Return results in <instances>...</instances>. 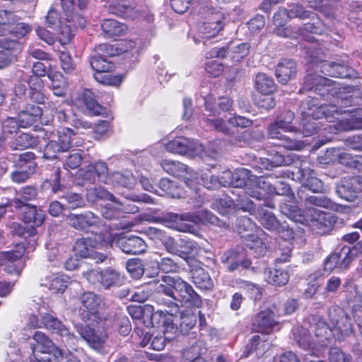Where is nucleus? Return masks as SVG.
I'll use <instances>...</instances> for the list:
<instances>
[{
	"mask_svg": "<svg viewBox=\"0 0 362 362\" xmlns=\"http://www.w3.org/2000/svg\"><path fill=\"white\" fill-rule=\"evenodd\" d=\"M313 103L308 112H302V134L309 136L317 130V119L325 118L329 122L337 121V129L350 131L362 129V117L357 111L354 115L350 110L339 109L336 105H320Z\"/></svg>",
	"mask_w": 362,
	"mask_h": 362,
	"instance_id": "f257e3e1",
	"label": "nucleus"
},
{
	"mask_svg": "<svg viewBox=\"0 0 362 362\" xmlns=\"http://www.w3.org/2000/svg\"><path fill=\"white\" fill-rule=\"evenodd\" d=\"M332 202L325 196L312 195L305 199V210L303 212L296 206L286 203L280 205V210L288 218L297 223L310 221V227L319 234L329 230L334 223V216L330 214L324 213L313 206L326 209L332 208Z\"/></svg>",
	"mask_w": 362,
	"mask_h": 362,
	"instance_id": "f03ea898",
	"label": "nucleus"
},
{
	"mask_svg": "<svg viewBox=\"0 0 362 362\" xmlns=\"http://www.w3.org/2000/svg\"><path fill=\"white\" fill-rule=\"evenodd\" d=\"M35 344L32 346L33 356L31 362H81L79 356L83 354L81 348L70 349L63 351L57 347L52 341L43 332H35L33 336Z\"/></svg>",
	"mask_w": 362,
	"mask_h": 362,
	"instance_id": "7ed1b4c3",
	"label": "nucleus"
},
{
	"mask_svg": "<svg viewBox=\"0 0 362 362\" xmlns=\"http://www.w3.org/2000/svg\"><path fill=\"white\" fill-rule=\"evenodd\" d=\"M88 2V1L83 7H80L78 0H74V9L69 11L64 8L63 2L62 1V6L66 16V21L69 23L64 25L62 21L59 18V14L57 11L53 8L49 11L46 17L47 23L50 28L57 30L58 38L62 45H66L70 41L74 35L78 25L82 28L84 26L85 21L78 15L77 10H82L86 8Z\"/></svg>",
	"mask_w": 362,
	"mask_h": 362,
	"instance_id": "20e7f679",
	"label": "nucleus"
},
{
	"mask_svg": "<svg viewBox=\"0 0 362 362\" xmlns=\"http://www.w3.org/2000/svg\"><path fill=\"white\" fill-rule=\"evenodd\" d=\"M201 221L216 224L223 228H228L230 225L228 221L218 219L208 211H200L197 214L191 213L182 214L169 213L163 218V222L167 227L178 231L190 233H194L196 231L193 223H197Z\"/></svg>",
	"mask_w": 362,
	"mask_h": 362,
	"instance_id": "39448f33",
	"label": "nucleus"
},
{
	"mask_svg": "<svg viewBox=\"0 0 362 362\" xmlns=\"http://www.w3.org/2000/svg\"><path fill=\"white\" fill-rule=\"evenodd\" d=\"M204 106L206 112L202 114L201 120L206 124V127L217 132L228 134L229 128L226 122L216 117L221 115V111L225 112L230 109L231 100L227 97H222L216 103L214 97L207 95L204 98Z\"/></svg>",
	"mask_w": 362,
	"mask_h": 362,
	"instance_id": "423d86ee",
	"label": "nucleus"
},
{
	"mask_svg": "<svg viewBox=\"0 0 362 362\" xmlns=\"http://www.w3.org/2000/svg\"><path fill=\"white\" fill-rule=\"evenodd\" d=\"M80 301L79 315L85 322L89 325L97 322L107 327L112 323L111 318H107L99 312L103 303L100 296L93 292H86L81 296Z\"/></svg>",
	"mask_w": 362,
	"mask_h": 362,
	"instance_id": "0eeeda50",
	"label": "nucleus"
},
{
	"mask_svg": "<svg viewBox=\"0 0 362 362\" xmlns=\"http://www.w3.org/2000/svg\"><path fill=\"white\" fill-rule=\"evenodd\" d=\"M110 325L111 324L107 327L97 322L94 325H89L87 323L86 326L77 325L76 329L92 349L103 354L107 351V330L110 329Z\"/></svg>",
	"mask_w": 362,
	"mask_h": 362,
	"instance_id": "6e6552de",
	"label": "nucleus"
},
{
	"mask_svg": "<svg viewBox=\"0 0 362 362\" xmlns=\"http://www.w3.org/2000/svg\"><path fill=\"white\" fill-rule=\"evenodd\" d=\"M294 118V114L291 111H286L276 122L272 124L268 128V136L271 139H276L278 146H281L287 149H294L297 144L286 136L281 134L280 130L287 132H293L294 128L291 122Z\"/></svg>",
	"mask_w": 362,
	"mask_h": 362,
	"instance_id": "1a4fd4ad",
	"label": "nucleus"
},
{
	"mask_svg": "<svg viewBox=\"0 0 362 362\" xmlns=\"http://www.w3.org/2000/svg\"><path fill=\"white\" fill-rule=\"evenodd\" d=\"M83 276L90 284L105 289L119 286L123 281V277L120 273L110 267L103 271L93 269L84 273Z\"/></svg>",
	"mask_w": 362,
	"mask_h": 362,
	"instance_id": "9d476101",
	"label": "nucleus"
},
{
	"mask_svg": "<svg viewBox=\"0 0 362 362\" xmlns=\"http://www.w3.org/2000/svg\"><path fill=\"white\" fill-rule=\"evenodd\" d=\"M236 228L238 233L245 240L247 247L254 250L257 255L265 252L266 246L262 240L253 233L256 224L248 217L242 216L237 219Z\"/></svg>",
	"mask_w": 362,
	"mask_h": 362,
	"instance_id": "9b49d317",
	"label": "nucleus"
},
{
	"mask_svg": "<svg viewBox=\"0 0 362 362\" xmlns=\"http://www.w3.org/2000/svg\"><path fill=\"white\" fill-rule=\"evenodd\" d=\"M19 21L20 18L13 12L0 11V36L11 34L21 38L27 35L31 27Z\"/></svg>",
	"mask_w": 362,
	"mask_h": 362,
	"instance_id": "f8f14e48",
	"label": "nucleus"
},
{
	"mask_svg": "<svg viewBox=\"0 0 362 362\" xmlns=\"http://www.w3.org/2000/svg\"><path fill=\"white\" fill-rule=\"evenodd\" d=\"M165 146L168 151L173 153L187 155L192 157H203L204 155L214 156L206 152L202 144H199L196 141L189 140L185 137H177L166 143Z\"/></svg>",
	"mask_w": 362,
	"mask_h": 362,
	"instance_id": "ddd939ff",
	"label": "nucleus"
},
{
	"mask_svg": "<svg viewBox=\"0 0 362 362\" xmlns=\"http://www.w3.org/2000/svg\"><path fill=\"white\" fill-rule=\"evenodd\" d=\"M303 337L298 339V344L304 349H313L315 348L317 343L322 345L325 344V341L333 334L332 325H328L327 322L323 320H319L316 322L315 326L312 327V332L315 334V337L317 339L315 341L310 336V333H308V330L302 328L300 330Z\"/></svg>",
	"mask_w": 362,
	"mask_h": 362,
	"instance_id": "4468645a",
	"label": "nucleus"
},
{
	"mask_svg": "<svg viewBox=\"0 0 362 362\" xmlns=\"http://www.w3.org/2000/svg\"><path fill=\"white\" fill-rule=\"evenodd\" d=\"M168 284H174L175 303L192 305L199 307L202 304L200 296L192 286L180 277L168 278Z\"/></svg>",
	"mask_w": 362,
	"mask_h": 362,
	"instance_id": "2eb2a0df",
	"label": "nucleus"
},
{
	"mask_svg": "<svg viewBox=\"0 0 362 362\" xmlns=\"http://www.w3.org/2000/svg\"><path fill=\"white\" fill-rule=\"evenodd\" d=\"M102 245L98 243L95 239L80 238L78 239L74 245L73 250L76 256L82 258H90L95 263H101L107 258V254L100 252Z\"/></svg>",
	"mask_w": 362,
	"mask_h": 362,
	"instance_id": "dca6fc26",
	"label": "nucleus"
},
{
	"mask_svg": "<svg viewBox=\"0 0 362 362\" xmlns=\"http://www.w3.org/2000/svg\"><path fill=\"white\" fill-rule=\"evenodd\" d=\"M117 14L128 20H146L148 23L153 21L151 11L138 6L134 1L128 0L119 3L116 7Z\"/></svg>",
	"mask_w": 362,
	"mask_h": 362,
	"instance_id": "f3484780",
	"label": "nucleus"
},
{
	"mask_svg": "<svg viewBox=\"0 0 362 362\" xmlns=\"http://www.w3.org/2000/svg\"><path fill=\"white\" fill-rule=\"evenodd\" d=\"M329 318L333 334L341 337L349 336L352 333L353 325L345 312L340 308H334L329 310Z\"/></svg>",
	"mask_w": 362,
	"mask_h": 362,
	"instance_id": "a211bd4d",
	"label": "nucleus"
},
{
	"mask_svg": "<svg viewBox=\"0 0 362 362\" xmlns=\"http://www.w3.org/2000/svg\"><path fill=\"white\" fill-rule=\"evenodd\" d=\"M168 278H173L170 276H163L162 280H153L149 283L153 286L156 292V298L160 304L168 305L173 308L174 305L177 307L174 298V284H168Z\"/></svg>",
	"mask_w": 362,
	"mask_h": 362,
	"instance_id": "6ab92c4d",
	"label": "nucleus"
},
{
	"mask_svg": "<svg viewBox=\"0 0 362 362\" xmlns=\"http://www.w3.org/2000/svg\"><path fill=\"white\" fill-rule=\"evenodd\" d=\"M274 177H256L254 176L252 186L247 187V194L257 199L262 200L268 196L273 195Z\"/></svg>",
	"mask_w": 362,
	"mask_h": 362,
	"instance_id": "aec40b11",
	"label": "nucleus"
},
{
	"mask_svg": "<svg viewBox=\"0 0 362 362\" xmlns=\"http://www.w3.org/2000/svg\"><path fill=\"white\" fill-rule=\"evenodd\" d=\"M112 244L128 255H139L144 253L147 248L145 241L137 236L114 238Z\"/></svg>",
	"mask_w": 362,
	"mask_h": 362,
	"instance_id": "412c9836",
	"label": "nucleus"
},
{
	"mask_svg": "<svg viewBox=\"0 0 362 362\" xmlns=\"http://www.w3.org/2000/svg\"><path fill=\"white\" fill-rule=\"evenodd\" d=\"M42 317V323L47 329L52 331L62 337H66L67 344L69 345H74L76 337L69 331L57 318L49 313H42L40 312Z\"/></svg>",
	"mask_w": 362,
	"mask_h": 362,
	"instance_id": "4be33fe9",
	"label": "nucleus"
},
{
	"mask_svg": "<svg viewBox=\"0 0 362 362\" xmlns=\"http://www.w3.org/2000/svg\"><path fill=\"white\" fill-rule=\"evenodd\" d=\"M160 166L167 173L175 177H182L186 184L192 187L193 176L187 166L179 161L165 159L160 161Z\"/></svg>",
	"mask_w": 362,
	"mask_h": 362,
	"instance_id": "5701e85b",
	"label": "nucleus"
},
{
	"mask_svg": "<svg viewBox=\"0 0 362 362\" xmlns=\"http://www.w3.org/2000/svg\"><path fill=\"white\" fill-rule=\"evenodd\" d=\"M332 0H307L310 6L315 9H319L324 15L325 23L329 29L334 28L337 23L341 20V16L337 9L330 7L329 3Z\"/></svg>",
	"mask_w": 362,
	"mask_h": 362,
	"instance_id": "b1692460",
	"label": "nucleus"
},
{
	"mask_svg": "<svg viewBox=\"0 0 362 362\" xmlns=\"http://www.w3.org/2000/svg\"><path fill=\"white\" fill-rule=\"evenodd\" d=\"M276 324L275 314L271 310L266 309L256 315L252 324V329L257 332L268 334Z\"/></svg>",
	"mask_w": 362,
	"mask_h": 362,
	"instance_id": "393cba45",
	"label": "nucleus"
},
{
	"mask_svg": "<svg viewBox=\"0 0 362 362\" xmlns=\"http://www.w3.org/2000/svg\"><path fill=\"white\" fill-rule=\"evenodd\" d=\"M349 253L350 247H344L339 252L332 254L325 262V270L332 272L334 269H346L351 261Z\"/></svg>",
	"mask_w": 362,
	"mask_h": 362,
	"instance_id": "a878e982",
	"label": "nucleus"
},
{
	"mask_svg": "<svg viewBox=\"0 0 362 362\" xmlns=\"http://www.w3.org/2000/svg\"><path fill=\"white\" fill-rule=\"evenodd\" d=\"M83 176L84 180L90 183L94 182L97 177L98 181L107 185L110 179L106 163L100 161L89 165Z\"/></svg>",
	"mask_w": 362,
	"mask_h": 362,
	"instance_id": "bb28decb",
	"label": "nucleus"
},
{
	"mask_svg": "<svg viewBox=\"0 0 362 362\" xmlns=\"http://www.w3.org/2000/svg\"><path fill=\"white\" fill-rule=\"evenodd\" d=\"M57 141L62 147V151H67L71 148L80 147L83 144V139L70 128H61L57 131Z\"/></svg>",
	"mask_w": 362,
	"mask_h": 362,
	"instance_id": "cd10ccee",
	"label": "nucleus"
},
{
	"mask_svg": "<svg viewBox=\"0 0 362 362\" xmlns=\"http://www.w3.org/2000/svg\"><path fill=\"white\" fill-rule=\"evenodd\" d=\"M25 247L22 245H18L16 250L2 252L0 256L1 264L6 265L5 269L8 272L19 275L21 270L17 262L23 257Z\"/></svg>",
	"mask_w": 362,
	"mask_h": 362,
	"instance_id": "c85d7f7f",
	"label": "nucleus"
},
{
	"mask_svg": "<svg viewBox=\"0 0 362 362\" xmlns=\"http://www.w3.org/2000/svg\"><path fill=\"white\" fill-rule=\"evenodd\" d=\"M100 218L90 211L83 214H71L66 218L68 224L77 230H85L90 226H96Z\"/></svg>",
	"mask_w": 362,
	"mask_h": 362,
	"instance_id": "c756f323",
	"label": "nucleus"
},
{
	"mask_svg": "<svg viewBox=\"0 0 362 362\" xmlns=\"http://www.w3.org/2000/svg\"><path fill=\"white\" fill-rule=\"evenodd\" d=\"M136 49V42L129 40H121L115 45L101 44L96 47V50L103 54L114 56L133 51Z\"/></svg>",
	"mask_w": 362,
	"mask_h": 362,
	"instance_id": "7c9ffc66",
	"label": "nucleus"
},
{
	"mask_svg": "<svg viewBox=\"0 0 362 362\" xmlns=\"http://www.w3.org/2000/svg\"><path fill=\"white\" fill-rule=\"evenodd\" d=\"M362 190V177H352L350 182L337 186L336 193L346 201L351 202Z\"/></svg>",
	"mask_w": 362,
	"mask_h": 362,
	"instance_id": "2f4dec72",
	"label": "nucleus"
},
{
	"mask_svg": "<svg viewBox=\"0 0 362 362\" xmlns=\"http://www.w3.org/2000/svg\"><path fill=\"white\" fill-rule=\"evenodd\" d=\"M221 262L228 272H233L239 267L247 269L251 264L250 261L243 255L233 250L224 252L221 257Z\"/></svg>",
	"mask_w": 362,
	"mask_h": 362,
	"instance_id": "473e14b6",
	"label": "nucleus"
},
{
	"mask_svg": "<svg viewBox=\"0 0 362 362\" xmlns=\"http://www.w3.org/2000/svg\"><path fill=\"white\" fill-rule=\"evenodd\" d=\"M41 108L35 105L28 104L18 115L21 127L27 128L36 122L41 117Z\"/></svg>",
	"mask_w": 362,
	"mask_h": 362,
	"instance_id": "72a5a7b5",
	"label": "nucleus"
},
{
	"mask_svg": "<svg viewBox=\"0 0 362 362\" xmlns=\"http://www.w3.org/2000/svg\"><path fill=\"white\" fill-rule=\"evenodd\" d=\"M296 73V63L290 59H283L276 69V76L279 83L286 84Z\"/></svg>",
	"mask_w": 362,
	"mask_h": 362,
	"instance_id": "f704fd0d",
	"label": "nucleus"
},
{
	"mask_svg": "<svg viewBox=\"0 0 362 362\" xmlns=\"http://www.w3.org/2000/svg\"><path fill=\"white\" fill-rule=\"evenodd\" d=\"M288 19V9L281 8L275 13L273 21L277 28L274 30V33L279 36L297 37V33L293 34L290 28L284 27Z\"/></svg>",
	"mask_w": 362,
	"mask_h": 362,
	"instance_id": "c9c22d12",
	"label": "nucleus"
},
{
	"mask_svg": "<svg viewBox=\"0 0 362 362\" xmlns=\"http://www.w3.org/2000/svg\"><path fill=\"white\" fill-rule=\"evenodd\" d=\"M322 69L323 72L332 77L349 78L354 76V70L344 64L325 63Z\"/></svg>",
	"mask_w": 362,
	"mask_h": 362,
	"instance_id": "e433bc0d",
	"label": "nucleus"
},
{
	"mask_svg": "<svg viewBox=\"0 0 362 362\" xmlns=\"http://www.w3.org/2000/svg\"><path fill=\"white\" fill-rule=\"evenodd\" d=\"M43 284L48 287L52 293H63L70 283V279L66 275L52 274L45 279Z\"/></svg>",
	"mask_w": 362,
	"mask_h": 362,
	"instance_id": "4c0bfd02",
	"label": "nucleus"
},
{
	"mask_svg": "<svg viewBox=\"0 0 362 362\" xmlns=\"http://www.w3.org/2000/svg\"><path fill=\"white\" fill-rule=\"evenodd\" d=\"M104 35L107 37H114L124 35L127 28L120 22L114 19H106L101 24Z\"/></svg>",
	"mask_w": 362,
	"mask_h": 362,
	"instance_id": "58836bf2",
	"label": "nucleus"
},
{
	"mask_svg": "<svg viewBox=\"0 0 362 362\" xmlns=\"http://www.w3.org/2000/svg\"><path fill=\"white\" fill-rule=\"evenodd\" d=\"M24 207L23 221L27 223H32L35 226H41L45 218V212L33 205H25Z\"/></svg>",
	"mask_w": 362,
	"mask_h": 362,
	"instance_id": "ea45409f",
	"label": "nucleus"
},
{
	"mask_svg": "<svg viewBox=\"0 0 362 362\" xmlns=\"http://www.w3.org/2000/svg\"><path fill=\"white\" fill-rule=\"evenodd\" d=\"M136 183V179L132 173L125 171L124 173L114 172L110 174V182L115 187H124L132 188Z\"/></svg>",
	"mask_w": 362,
	"mask_h": 362,
	"instance_id": "a19ab883",
	"label": "nucleus"
},
{
	"mask_svg": "<svg viewBox=\"0 0 362 362\" xmlns=\"http://www.w3.org/2000/svg\"><path fill=\"white\" fill-rule=\"evenodd\" d=\"M257 218L261 225L269 231L275 232L280 225L274 214L264 207L257 210Z\"/></svg>",
	"mask_w": 362,
	"mask_h": 362,
	"instance_id": "79ce46f5",
	"label": "nucleus"
},
{
	"mask_svg": "<svg viewBox=\"0 0 362 362\" xmlns=\"http://www.w3.org/2000/svg\"><path fill=\"white\" fill-rule=\"evenodd\" d=\"M267 281L276 286H284L289 280L288 272L281 269H267L264 271Z\"/></svg>",
	"mask_w": 362,
	"mask_h": 362,
	"instance_id": "37998d69",
	"label": "nucleus"
},
{
	"mask_svg": "<svg viewBox=\"0 0 362 362\" xmlns=\"http://www.w3.org/2000/svg\"><path fill=\"white\" fill-rule=\"evenodd\" d=\"M37 194V192L35 187L30 185L23 187L17 192V197L14 199L13 202L16 207L21 208L25 205H28L27 202L35 199Z\"/></svg>",
	"mask_w": 362,
	"mask_h": 362,
	"instance_id": "c03bdc74",
	"label": "nucleus"
},
{
	"mask_svg": "<svg viewBox=\"0 0 362 362\" xmlns=\"http://www.w3.org/2000/svg\"><path fill=\"white\" fill-rule=\"evenodd\" d=\"M192 282L202 289L208 290L213 287V281L209 274L202 268L192 272Z\"/></svg>",
	"mask_w": 362,
	"mask_h": 362,
	"instance_id": "a18cd8bd",
	"label": "nucleus"
},
{
	"mask_svg": "<svg viewBox=\"0 0 362 362\" xmlns=\"http://www.w3.org/2000/svg\"><path fill=\"white\" fill-rule=\"evenodd\" d=\"M254 176L251 175L250 170L245 168H241L233 173V187L245 188L247 194V187L252 186Z\"/></svg>",
	"mask_w": 362,
	"mask_h": 362,
	"instance_id": "49530a36",
	"label": "nucleus"
},
{
	"mask_svg": "<svg viewBox=\"0 0 362 362\" xmlns=\"http://www.w3.org/2000/svg\"><path fill=\"white\" fill-rule=\"evenodd\" d=\"M177 255L186 259L189 256L195 255L198 251V247L195 242L185 238H180L177 243Z\"/></svg>",
	"mask_w": 362,
	"mask_h": 362,
	"instance_id": "de8ad7c7",
	"label": "nucleus"
},
{
	"mask_svg": "<svg viewBox=\"0 0 362 362\" xmlns=\"http://www.w3.org/2000/svg\"><path fill=\"white\" fill-rule=\"evenodd\" d=\"M35 156L33 152L27 151L15 156L14 163L18 168H25L30 171H35L36 163L35 162Z\"/></svg>",
	"mask_w": 362,
	"mask_h": 362,
	"instance_id": "09e8293b",
	"label": "nucleus"
},
{
	"mask_svg": "<svg viewBox=\"0 0 362 362\" xmlns=\"http://www.w3.org/2000/svg\"><path fill=\"white\" fill-rule=\"evenodd\" d=\"M87 200L95 203L99 199L115 201V197L103 187H94L87 189Z\"/></svg>",
	"mask_w": 362,
	"mask_h": 362,
	"instance_id": "8fccbe9b",
	"label": "nucleus"
},
{
	"mask_svg": "<svg viewBox=\"0 0 362 362\" xmlns=\"http://www.w3.org/2000/svg\"><path fill=\"white\" fill-rule=\"evenodd\" d=\"M255 87L257 90L264 95H270L275 90V86L272 78L263 73L257 74Z\"/></svg>",
	"mask_w": 362,
	"mask_h": 362,
	"instance_id": "3c124183",
	"label": "nucleus"
},
{
	"mask_svg": "<svg viewBox=\"0 0 362 362\" xmlns=\"http://www.w3.org/2000/svg\"><path fill=\"white\" fill-rule=\"evenodd\" d=\"M82 100L86 110H83L87 114L100 115L102 112V107L95 100L93 93L90 90H85Z\"/></svg>",
	"mask_w": 362,
	"mask_h": 362,
	"instance_id": "603ef678",
	"label": "nucleus"
},
{
	"mask_svg": "<svg viewBox=\"0 0 362 362\" xmlns=\"http://www.w3.org/2000/svg\"><path fill=\"white\" fill-rule=\"evenodd\" d=\"M331 80L319 75H307L305 79V88L315 91L322 90L321 87L325 88L330 86Z\"/></svg>",
	"mask_w": 362,
	"mask_h": 362,
	"instance_id": "864d4df0",
	"label": "nucleus"
},
{
	"mask_svg": "<svg viewBox=\"0 0 362 362\" xmlns=\"http://www.w3.org/2000/svg\"><path fill=\"white\" fill-rule=\"evenodd\" d=\"M204 23H213L216 25L225 26V16L218 9L214 8H205L202 13Z\"/></svg>",
	"mask_w": 362,
	"mask_h": 362,
	"instance_id": "5fc2aeb1",
	"label": "nucleus"
},
{
	"mask_svg": "<svg viewBox=\"0 0 362 362\" xmlns=\"http://www.w3.org/2000/svg\"><path fill=\"white\" fill-rule=\"evenodd\" d=\"M224 26L213 23H204L199 27V33L202 39H210L216 37Z\"/></svg>",
	"mask_w": 362,
	"mask_h": 362,
	"instance_id": "6e6d98bb",
	"label": "nucleus"
},
{
	"mask_svg": "<svg viewBox=\"0 0 362 362\" xmlns=\"http://www.w3.org/2000/svg\"><path fill=\"white\" fill-rule=\"evenodd\" d=\"M159 185L160 189L172 198H180L182 197L183 193L182 189L175 182L167 178L161 179Z\"/></svg>",
	"mask_w": 362,
	"mask_h": 362,
	"instance_id": "4d7b16f0",
	"label": "nucleus"
},
{
	"mask_svg": "<svg viewBox=\"0 0 362 362\" xmlns=\"http://www.w3.org/2000/svg\"><path fill=\"white\" fill-rule=\"evenodd\" d=\"M90 64L96 72H109L114 67L111 62L100 54L91 57Z\"/></svg>",
	"mask_w": 362,
	"mask_h": 362,
	"instance_id": "13d9d810",
	"label": "nucleus"
},
{
	"mask_svg": "<svg viewBox=\"0 0 362 362\" xmlns=\"http://www.w3.org/2000/svg\"><path fill=\"white\" fill-rule=\"evenodd\" d=\"M213 205L214 209L222 215H228L235 211L233 200L228 197L217 199Z\"/></svg>",
	"mask_w": 362,
	"mask_h": 362,
	"instance_id": "bf43d9fd",
	"label": "nucleus"
},
{
	"mask_svg": "<svg viewBox=\"0 0 362 362\" xmlns=\"http://www.w3.org/2000/svg\"><path fill=\"white\" fill-rule=\"evenodd\" d=\"M197 182H201L207 189H216L219 187V182L217 177H215L210 170L205 169L201 171L199 175V180L195 177Z\"/></svg>",
	"mask_w": 362,
	"mask_h": 362,
	"instance_id": "052dcab7",
	"label": "nucleus"
},
{
	"mask_svg": "<svg viewBox=\"0 0 362 362\" xmlns=\"http://www.w3.org/2000/svg\"><path fill=\"white\" fill-rule=\"evenodd\" d=\"M112 320L110 328L117 329L122 335L126 336L131 330V325L129 319L124 315H118L116 318L110 317Z\"/></svg>",
	"mask_w": 362,
	"mask_h": 362,
	"instance_id": "680f3d73",
	"label": "nucleus"
},
{
	"mask_svg": "<svg viewBox=\"0 0 362 362\" xmlns=\"http://www.w3.org/2000/svg\"><path fill=\"white\" fill-rule=\"evenodd\" d=\"M159 315V323L165 327L164 332H173L177 329L176 324L174 322V317L172 314H168L167 311L158 310L155 315Z\"/></svg>",
	"mask_w": 362,
	"mask_h": 362,
	"instance_id": "e2e57ef3",
	"label": "nucleus"
},
{
	"mask_svg": "<svg viewBox=\"0 0 362 362\" xmlns=\"http://www.w3.org/2000/svg\"><path fill=\"white\" fill-rule=\"evenodd\" d=\"M37 140L35 136L28 133L21 134L15 140V148H28L35 146Z\"/></svg>",
	"mask_w": 362,
	"mask_h": 362,
	"instance_id": "0e129e2a",
	"label": "nucleus"
},
{
	"mask_svg": "<svg viewBox=\"0 0 362 362\" xmlns=\"http://www.w3.org/2000/svg\"><path fill=\"white\" fill-rule=\"evenodd\" d=\"M62 151V147L55 139L50 140L44 148L43 156L46 159L53 160L57 157V154Z\"/></svg>",
	"mask_w": 362,
	"mask_h": 362,
	"instance_id": "69168bd1",
	"label": "nucleus"
},
{
	"mask_svg": "<svg viewBox=\"0 0 362 362\" xmlns=\"http://www.w3.org/2000/svg\"><path fill=\"white\" fill-rule=\"evenodd\" d=\"M126 268L127 271L134 278L141 277L144 273V265L139 259H132L127 262Z\"/></svg>",
	"mask_w": 362,
	"mask_h": 362,
	"instance_id": "338daca9",
	"label": "nucleus"
},
{
	"mask_svg": "<svg viewBox=\"0 0 362 362\" xmlns=\"http://www.w3.org/2000/svg\"><path fill=\"white\" fill-rule=\"evenodd\" d=\"M249 50V44L246 42L240 43L231 49L230 57L233 62H240L248 54Z\"/></svg>",
	"mask_w": 362,
	"mask_h": 362,
	"instance_id": "774afa93",
	"label": "nucleus"
}]
</instances>
